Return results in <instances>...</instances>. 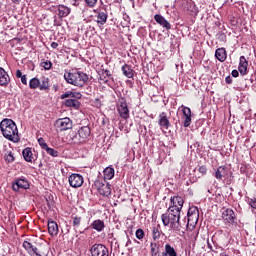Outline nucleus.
Returning a JSON list of instances; mask_svg holds the SVG:
<instances>
[{"label":"nucleus","instance_id":"c85d7f7f","mask_svg":"<svg viewBox=\"0 0 256 256\" xmlns=\"http://www.w3.org/2000/svg\"><path fill=\"white\" fill-rule=\"evenodd\" d=\"M115 177V169L112 167H107L104 169V179H107L108 181L113 179Z\"/></svg>","mask_w":256,"mask_h":256},{"label":"nucleus","instance_id":"13d9d810","mask_svg":"<svg viewBox=\"0 0 256 256\" xmlns=\"http://www.w3.org/2000/svg\"><path fill=\"white\" fill-rule=\"evenodd\" d=\"M54 25H60V24L57 22V15L54 16Z\"/></svg>","mask_w":256,"mask_h":256},{"label":"nucleus","instance_id":"72a5a7b5","mask_svg":"<svg viewBox=\"0 0 256 256\" xmlns=\"http://www.w3.org/2000/svg\"><path fill=\"white\" fill-rule=\"evenodd\" d=\"M39 85H41V81L38 78H32L29 81L30 89H39Z\"/></svg>","mask_w":256,"mask_h":256},{"label":"nucleus","instance_id":"f704fd0d","mask_svg":"<svg viewBox=\"0 0 256 256\" xmlns=\"http://www.w3.org/2000/svg\"><path fill=\"white\" fill-rule=\"evenodd\" d=\"M48 155H51V157H59V151L50 148L49 146L44 150Z\"/></svg>","mask_w":256,"mask_h":256},{"label":"nucleus","instance_id":"7ed1b4c3","mask_svg":"<svg viewBox=\"0 0 256 256\" xmlns=\"http://www.w3.org/2000/svg\"><path fill=\"white\" fill-rule=\"evenodd\" d=\"M161 244L159 242L150 243V255L151 256H177L175 248L171 244H165L164 251L161 253Z\"/></svg>","mask_w":256,"mask_h":256},{"label":"nucleus","instance_id":"a18cd8bd","mask_svg":"<svg viewBox=\"0 0 256 256\" xmlns=\"http://www.w3.org/2000/svg\"><path fill=\"white\" fill-rule=\"evenodd\" d=\"M79 1L80 0H70L71 5H73L74 7H79Z\"/></svg>","mask_w":256,"mask_h":256},{"label":"nucleus","instance_id":"c03bdc74","mask_svg":"<svg viewBox=\"0 0 256 256\" xmlns=\"http://www.w3.org/2000/svg\"><path fill=\"white\" fill-rule=\"evenodd\" d=\"M199 173H201L202 175H205V173H207V168L205 166H201L199 168Z\"/></svg>","mask_w":256,"mask_h":256},{"label":"nucleus","instance_id":"4d7b16f0","mask_svg":"<svg viewBox=\"0 0 256 256\" xmlns=\"http://www.w3.org/2000/svg\"><path fill=\"white\" fill-rule=\"evenodd\" d=\"M43 67H44L45 71H49V69H51L52 66L51 65H44Z\"/></svg>","mask_w":256,"mask_h":256},{"label":"nucleus","instance_id":"6e6552de","mask_svg":"<svg viewBox=\"0 0 256 256\" xmlns=\"http://www.w3.org/2000/svg\"><path fill=\"white\" fill-rule=\"evenodd\" d=\"M91 256H109V249L103 244H94L90 248Z\"/></svg>","mask_w":256,"mask_h":256},{"label":"nucleus","instance_id":"a211bd4d","mask_svg":"<svg viewBox=\"0 0 256 256\" xmlns=\"http://www.w3.org/2000/svg\"><path fill=\"white\" fill-rule=\"evenodd\" d=\"M48 233L51 237H57L59 235V226L57 222L53 220L48 221Z\"/></svg>","mask_w":256,"mask_h":256},{"label":"nucleus","instance_id":"49530a36","mask_svg":"<svg viewBox=\"0 0 256 256\" xmlns=\"http://www.w3.org/2000/svg\"><path fill=\"white\" fill-rule=\"evenodd\" d=\"M21 79V83H23V85H27V76L26 75H22Z\"/></svg>","mask_w":256,"mask_h":256},{"label":"nucleus","instance_id":"bb28decb","mask_svg":"<svg viewBox=\"0 0 256 256\" xmlns=\"http://www.w3.org/2000/svg\"><path fill=\"white\" fill-rule=\"evenodd\" d=\"M122 71L123 75H125V77H128V79H132V77L135 75V71L133 70V68H131L130 65H123Z\"/></svg>","mask_w":256,"mask_h":256},{"label":"nucleus","instance_id":"9d476101","mask_svg":"<svg viewBox=\"0 0 256 256\" xmlns=\"http://www.w3.org/2000/svg\"><path fill=\"white\" fill-rule=\"evenodd\" d=\"M69 185L72 186L74 189L81 187L84 183L83 175L81 174H71L68 178Z\"/></svg>","mask_w":256,"mask_h":256},{"label":"nucleus","instance_id":"5701e85b","mask_svg":"<svg viewBox=\"0 0 256 256\" xmlns=\"http://www.w3.org/2000/svg\"><path fill=\"white\" fill-rule=\"evenodd\" d=\"M22 155L24 160L27 161V163H33V159H35V157H33V151L31 150V148H25L22 151Z\"/></svg>","mask_w":256,"mask_h":256},{"label":"nucleus","instance_id":"0e129e2a","mask_svg":"<svg viewBox=\"0 0 256 256\" xmlns=\"http://www.w3.org/2000/svg\"><path fill=\"white\" fill-rule=\"evenodd\" d=\"M0 15H1V9H0Z\"/></svg>","mask_w":256,"mask_h":256},{"label":"nucleus","instance_id":"4be33fe9","mask_svg":"<svg viewBox=\"0 0 256 256\" xmlns=\"http://www.w3.org/2000/svg\"><path fill=\"white\" fill-rule=\"evenodd\" d=\"M154 19L156 21V23H158L159 25H161L162 27H164V29H171V24L165 19V17L159 15V14H156L154 16Z\"/></svg>","mask_w":256,"mask_h":256},{"label":"nucleus","instance_id":"2f4dec72","mask_svg":"<svg viewBox=\"0 0 256 256\" xmlns=\"http://www.w3.org/2000/svg\"><path fill=\"white\" fill-rule=\"evenodd\" d=\"M4 159H5L6 163H13V161H15V156L13 154V151L7 150L4 155Z\"/></svg>","mask_w":256,"mask_h":256},{"label":"nucleus","instance_id":"8fccbe9b","mask_svg":"<svg viewBox=\"0 0 256 256\" xmlns=\"http://www.w3.org/2000/svg\"><path fill=\"white\" fill-rule=\"evenodd\" d=\"M51 47H52V49H57V48L59 47V43H57V42H52V43H51Z\"/></svg>","mask_w":256,"mask_h":256},{"label":"nucleus","instance_id":"423d86ee","mask_svg":"<svg viewBox=\"0 0 256 256\" xmlns=\"http://www.w3.org/2000/svg\"><path fill=\"white\" fill-rule=\"evenodd\" d=\"M29 187H30L29 180H27L25 177L16 178L12 183V189L13 191H16V192L20 191L21 189L25 191L29 189Z\"/></svg>","mask_w":256,"mask_h":256},{"label":"nucleus","instance_id":"3c124183","mask_svg":"<svg viewBox=\"0 0 256 256\" xmlns=\"http://www.w3.org/2000/svg\"><path fill=\"white\" fill-rule=\"evenodd\" d=\"M22 76H23V74L21 73V70H17V71H16V77H17V79H21Z\"/></svg>","mask_w":256,"mask_h":256},{"label":"nucleus","instance_id":"dca6fc26","mask_svg":"<svg viewBox=\"0 0 256 256\" xmlns=\"http://www.w3.org/2000/svg\"><path fill=\"white\" fill-rule=\"evenodd\" d=\"M117 110L122 119H129V108L127 107V102H120Z\"/></svg>","mask_w":256,"mask_h":256},{"label":"nucleus","instance_id":"393cba45","mask_svg":"<svg viewBox=\"0 0 256 256\" xmlns=\"http://www.w3.org/2000/svg\"><path fill=\"white\" fill-rule=\"evenodd\" d=\"M215 57L216 59H218V61L223 63V61L227 59V51L225 50V48H218L215 52Z\"/></svg>","mask_w":256,"mask_h":256},{"label":"nucleus","instance_id":"f3484780","mask_svg":"<svg viewBox=\"0 0 256 256\" xmlns=\"http://www.w3.org/2000/svg\"><path fill=\"white\" fill-rule=\"evenodd\" d=\"M11 82V78L9 77V74L5 69L0 67V86L1 87H7L9 83Z\"/></svg>","mask_w":256,"mask_h":256},{"label":"nucleus","instance_id":"412c9836","mask_svg":"<svg viewBox=\"0 0 256 256\" xmlns=\"http://www.w3.org/2000/svg\"><path fill=\"white\" fill-rule=\"evenodd\" d=\"M90 227L94 229V231L101 233V231H104L105 229V222L101 219H97L91 223Z\"/></svg>","mask_w":256,"mask_h":256},{"label":"nucleus","instance_id":"e2e57ef3","mask_svg":"<svg viewBox=\"0 0 256 256\" xmlns=\"http://www.w3.org/2000/svg\"><path fill=\"white\" fill-rule=\"evenodd\" d=\"M49 65H52L51 62H49Z\"/></svg>","mask_w":256,"mask_h":256},{"label":"nucleus","instance_id":"e433bc0d","mask_svg":"<svg viewBox=\"0 0 256 256\" xmlns=\"http://www.w3.org/2000/svg\"><path fill=\"white\" fill-rule=\"evenodd\" d=\"M38 144L40 145V147H41L42 149H44V151L49 147V146L47 145V142H45V139H43V138H39V139H38Z\"/></svg>","mask_w":256,"mask_h":256},{"label":"nucleus","instance_id":"5fc2aeb1","mask_svg":"<svg viewBox=\"0 0 256 256\" xmlns=\"http://www.w3.org/2000/svg\"><path fill=\"white\" fill-rule=\"evenodd\" d=\"M14 5H19L21 3V0H10Z\"/></svg>","mask_w":256,"mask_h":256},{"label":"nucleus","instance_id":"f03ea898","mask_svg":"<svg viewBox=\"0 0 256 256\" xmlns=\"http://www.w3.org/2000/svg\"><path fill=\"white\" fill-rule=\"evenodd\" d=\"M164 227H169L173 231H179V221L181 219V212L179 210H172L168 208L167 211L161 215Z\"/></svg>","mask_w":256,"mask_h":256},{"label":"nucleus","instance_id":"7c9ffc66","mask_svg":"<svg viewBox=\"0 0 256 256\" xmlns=\"http://www.w3.org/2000/svg\"><path fill=\"white\" fill-rule=\"evenodd\" d=\"M81 221H83V218L78 215H72V226L74 229H78L81 225Z\"/></svg>","mask_w":256,"mask_h":256},{"label":"nucleus","instance_id":"09e8293b","mask_svg":"<svg viewBox=\"0 0 256 256\" xmlns=\"http://www.w3.org/2000/svg\"><path fill=\"white\" fill-rule=\"evenodd\" d=\"M185 253L188 256H191V245H189L186 249H185Z\"/></svg>","mask_w":256,"mask_h":256},{"label":"nucleus","instance_id":"4c0bfd02","mask_svg":"<svg viewBox=\"0 0 256 256\" xmlns=\"http://www.w3.org/2000/svg\"><path fill=\"white\" fill-rule=\"evenodd\" d=\"M238 71L240 75H247V65H239Z\"/></svg>","mask_w":256,"mask_h":256},{"label":"nucleus","instance_id":"680f3d73","mask_svg":"<svg viewBox=\"0 0 256 256\" xmlns=\"http://www.w3.org/2000/svg\"><path fill=\"white\" fill-rule=\"evenodd\" d=\"M45 65H49V63L45 62Z\"/></svg>","mask_w":256,"mask_h":256},{"label":"nucleus","instance_id":"603ef678","mask_svg":"<svg viewBox=\"0 0 256 256\" xmlns=\"http://www.w3.org/2000/svg\"><path fill=\"white\" fill-rule=\"evenodd\" d=\"M231 75H232V77H239V71L233 70Z\"/></svg>","mask_w":256,"mask_h":256},{"label":"nucleus","instance_id":"1a4fd4ad","mask_svg":"<svg viewBox=\"0 0 256 256\" xmlns=\"http://www.w3.org/2000/svg\"><path fill=\"white\" fill-rule=\"evenodd\" d=\"M183 198L180 196H174L170 199V206L168 209H171L172 211H178V213H181V210L183 209Z\"/></svg>","mask_w":256,"mask_h":256},{"label":"nucleus","instance_id":"79ce46f5","mask_svg":"<svg viewBox=\"0 0 256 256\" xmlns=\"http://www.w3.org/2000/svg\"><path fill=\"white\" fill-rule=\"evenodd\" d=\"M46 203H47L48 209H53V205H55V201L49 200L46 198Z\"/></svg>","mask_w":256,"mask_h":256},{"label":"nucleus","instance_id":"ea45409f","mask_svg":"<svg viewBox=\"0 0 256 256\" xmlns=\"http://www.w3.org/2000/svg\"><path fill=\"white\" fill-rule=\"evenodd\" d=\"M71 96H72V92H71V91H67V92H65L64 94H62V95L60 96V99H67V98H69V97H70V99H71Z\"/></svg>","mask_w":256,"mask_h":256},{"label":"nucleus","instance_id":"0eeeda50","mask_svg":"<svg viewBox=\"0 0 256 256\" xmlns=\"http://www.w3.org/2000/svg\"><path fill=\"white\" fill-rule=\"evenodd\" d=\"M55 126L59 131H68V129H73V121L70 118H59L55 122Z\"/></svg>","mask_w":256,"mask_h":256},{"label":"nucleus","instance_id":"9b49d317","mask_svg":"<svg viewBox=\"0 0 256 256\" xmlns=\"http://www.w3.org/2000/svg\"><path fill=\"white\" fill-rule=\"evenodd\" d=\"M222 219L225 224L228 223L230 225H233L237 220V217L235 216V212L233 211V209L227 208L222 212Z\"/></svg>","mask_w":256,"mask_h":256},{"label":"nucleus","instance_id":"b1692460","mask_svg":"<svg viewBox=\"0 0 256 256\" xmlns=\"http://www.w3.org/2000/svg\"><path fill=\"white\" fill-rule=\"evenodd\" d=\"M64 105L66 107H72L73 109H79V107H81V102L77 99L69 98L65 100Z\"/></svg>","mask_w":256,"mask_h":256},{"label":"nucleus","instance_id":"c756f323","mask_svg":"<svg viewBox=\"0 0 256 256\" xmlns=\"http://www.w3.org/2000/svg\"><path fill=\"white\" fill-rule=\"evenodd\" d=\"M152 237L154 241L161 239V226L153 227L152 229Z\"/></svg>","mask_w":256,"mask_h":256},{"label":"nucleus","instance_id":"864d4df0","mask_svg":"<svg viewBox=\"0 0 256 256\" xmlns=\"http://www.w3.org/2000/svg\"><path fill=\"white\" fill-rule=\"evenodd\" d=\"M250 205H251V207H252L253 209H256V199L252 200V201L250 202Z\"/></svg>","mask_w":256,"mask_h":256},{"label":"nucleus","instance_id":"2eb2a0df","mask_svg":"<svg viewBox=\"0 0 256 256\" xmlns=\"http://www.w3.org/2000/svg\"><path fill=\"white\" fill-rule=\"evenodd\" d=\"M182 108V113H183V126L184 127H189V125H191V108L189 107H185V106H181Z\"/></svg>","mask_w":256,"mask_h":256},{"label":"nucleus","instance_id":"37998d69","mask_svg":"<svg viewBox=\"0 0 256 256\" xmlns=\"http://www.w3.org/2000/svg\"><path fill=\"white\" fill-rule=\"evenodd\" d=\"M246 64H247V59L245 58V56H241L239 65H246Z\"/></svg>","mask_w":256,"mask_h":256},{"label":"nucleus","instance_id":"4468645a","mask_svg":"<svg viewBox=\"0 0 256 256\" xmlns=\"http://www.w3.org/2000/svg\"><path fill=\"white\" fill-rule=\"evenodd\" d=\"M78 137L80 143H85V141L91 137V128H89V126H82L78 130Z\"/></svg>","mask_w":256,"mask_h":256},{"label":"nucleus","instance_id":"a19ab883","mask_svg":"<svg viewBox=\"0 0 256 256\" xmlns=\"http://www.w3.org/2000/svg\"><path fill=\"white\" fill-rule=\"evenodd\" d=\"M81 97H83V95H81V93L79 92H72V96L71 99H81Z\"/></svg>","mask_w":256,"mask_h":256},{"label":"nucleus","instance_id":"bf43d9fd","mask_svg":"<svg viewBox=\"0 0 256 256\" xmlns=\"http://www.w3.org/2000/svg\"><path fill=\"white\" fill-rule=\"evenodd\" d=\"M105 73H106L107 77L111 76V72H109V70H105Z\"/></svg>","mask_w":256,"mask_h":256},{"label":"nucleus","instance_id":"052dcab7","mask_svg":"<svg viewBox=\"0 0 256 256\" xmlns=\"http://www.w3.org/2000/svg\"><path fill=\"white\" fill-rule=\"evenodd\" d=\"M195 211H196L197 213H199V209L194 206V213H195Z\"/></svg>","mask_w":256,"mask_h":256},{"label":"nucleus","instance_id":"473e14b6","mask_svg":"<svg viewBox=\"0 0 256 256\" xmlns=\"http://www.w3.org/2000/svg\"><path fill=\"white\" fill-rule=\"evenodd\" d=\"M191 215H193V211H191V208H189V210H188V213H187V225H186V229H187V231H190V233H191V231H193V223H191Z\"/></svg>","mask_w":256,"mask_h":256},{"label":"nucleus","instance_id":"f8f14e48","mask_svg":"<svg viewBox=\"0 0 256 256\" xmlns=\"http://www.w3.org/2000/svg\"><path fill=\"white\" fill-rule=\"evenodd\" d=\"M95 187H97L98 192L103 195V197H109V195H111V185L109 183L104 184L101 181H96Z\"/></svg>","mask_w":256,"mask_h":256},{"label":"nucleus","instance_id":"c9c22d12","mask_svg":"<svg viewBox=\"0 0 256 256\" xmlns=\"http://www.w3.org/2000/svg\"><path fill=\"white\" fill-rule=\"evenodd\" d=\"M136 239H139V241H142V239L145 238V231L143 229L138 228L135 232Z\"/></svg>","mask_w":256,"mask_h":256},{"label":"nucleus","instance_id":"ddd939ff","mask_svg":"<svg viewBox=\"0 0 256 256\" xmlns=\"http://www.w3.org/2000/svg\"><path fill=\"white\" fill-rule=\"evenodd\" d=\"M229 173H231V170H229L227 166H220L215 171L214 177L218 181H223V179H227V177H229Z\"/></svg>","mask_w":256,"mask_h":256},{"label":"nucleus","instance_id":"de8ad7c7","mask_svg":"<svg viewBox=\"0 0 256 256\" xmlns=\"http://www.w3.org/2000/svg\"><path fill=\"white\" fill-rule=\"evenodd\" d=\"M225 81H226L227 85H231V83H233V79L231 78V76H227L225 78Z\"/></svg>","mask_w":256,"mask_h":256},{"label":"nucleus","instance_id":"6ab92c4d","mask_svg":"<svg viewBox=\"0 0 256 256\" xmlns=\"http://www.w3.org/2000/svg\"><path fill=\"white\" fill-rule=\"evenodd\" d=\"M178 3L183 11L193 13V0H179Z\"/></svg>","mask_w":256,"mask_h":256},{"label":"nucleus","instance_id":"aec40b11","mask_svg":"<svg viewBox=\"0 0 256 256\" xmlns=\"http://www.w3.org/2000/svg\"><path fill=\"white\" fill-rule=\"evenodd\" d=\"M158 125H159L162 129H169V127H171V123L169 122V118H167V113L162 112V113L159 115Z\"/></svg>","mask_w":256,"mask_h":256},{"label":"nucleus","instance_id":"39448f33","mask_svg":"<svg viewBox=\"0 0 256 256\" xmlns=\"http://www.w3.org/2000/svg\"><path fill=\"white\" fill-rule=\"evenodd\" d=\"M50 10L52 11V13H56V15H58L59 19L69 17V15H71V8H69L66 5L52 6L50 8Z\"/></svg>","mask_w":256,"mask_h":256},{"label":"nucleus","instance_id":"f257e3e1","mask_svg":"<svg viewBox=\"0 0 256 256\" xmlns=\"http://www.w3.org/2000/svg\"><path fill=\"white\" fill-rule=\"evenodd\" d=\"M0 131L8 141L19 143V130L17 129V124L12 119H3L0 123Z\"/></svg>","mask_w":256,"mask_h":256},{"label":"nucleus","instance_id":"6e6d98bb","mask_svg":"<svg viewBox=\"0 0 256 256\" xmlns=\"http://www.w3.org/2000/svg\"><path fill=\"white\" fill-rule=\"evenodd\" d=\"M129 245H131V239L127 236L126 247H129Z\"/></svg>","mask_w":256,"mask_h":256},{"label":"nucleus","instance_id":"58836bf2","mask_svg":"<svg viewBox=\"0 0 256 256\" xmlns=\"http://www.w3.org/2000/svg\"><path fill=\"white\" fill-rule=\"evenodd\" d=\"M87 7H90L91 9H93V7H95V5H97V0H84Z\"/></svg>","mask_w":256,"mask_h":256},{"label":"nucleus","instance_id":"a878e982","mask_svg":"<svg viewBox=\"0 0 256 256\" xmlns=\"http://www.w3.org/2000/svg\"><path fill=\"white\" fill-rule=\"evenodd\" d=\"M107 13L100 11L97 13V15L95 16L96 18V23L98 25H105V23H107Z\"/></svg>","mask_w":256,"mask_h":256},{"label":"nucleus","instance_id":"20e7f679","mask_svg":"<svg viewBox=\"0 0 256 256\" xmlns=\"http://www.w3.org/2000/svg\"><path fill=\"white\" fill-rule=\"evenodd\" d=\"M64 79L70 85H74L75 87H83L86 81H89V76L83 72H73L64 74Z\"/></svg>","mask_w":256,"mask_h":256},{"label":"nucleus","instance_id":"cd10ccee","mask_svg":"<svg viewBox=\"0 0 256 256\" xmlns=\"http://www.w3.org/2000/svg\"><path fill=\"white\" fill-rule=\"evenodd\" d=\"M50 87L51 86L49 85V78L42 77L40 80L39 90L40 91H49Z\"/></svg>","mask_w":256,"mask_h":256}]
</instances>
